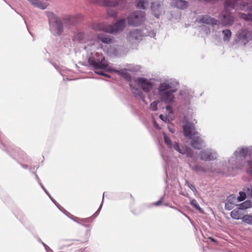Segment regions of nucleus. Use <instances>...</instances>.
<instances>
[{"label":"nucleus","mask_w":252,"mask_h":252,"mask_svg":"<svg viewBox=\"0 0 252 252\" xmlns=\"http://www.w3.org/2000/svg\"><path fill=\"white\" fill-rule=\"evenodd\" d=\"M46 14L48 18L50 23L54 24L53 28L55 34L58 35H61L63 32V23L65 24L68 23L69 24H72L74 21V16L72 15H67L63 18V21L58 18L54 13L51 12H46Z\"/></svg>","instance_id":"obj_1"},{"label":"nucleus","mask_w":252,"mask_h":252,"mask_svg":"<svg viewBox=\"0 0 252 252\" xmlns=\"http://www.w3.org/2000/svg\"><path fill=\"white\" fill-rule=\"evenodd\" d=\"M126 20L121 19L114 25H107L104 24L96 23L92 26V28L95 31H102L106 32L114 33L123 30L125 26Z\"/></svg>","instance_id":"obj_2"},{"label":"nucleus","mask_w":252,"mask_h":252,"mask_svg":"<svg viewBox=\"0 0 252 252\" xmlns=\"http://www.w3.org/2000/svg\"><path fill=\"white\" fill-rule=\"evenodd\" d=\"M88 63L94 69H104L108 66V62L101 53H96L94 56H90L88 59Z\"/></svg>","instance_id":"obj_3"},{"label":"nucleus","mask_w":252,"mask_h":252,"mask_svg":"<svg viewBox=\"0 0 252 252\" xmlns=\"http://www.w3.org/2000/svg\"><path fill=\"white\" fill-rule=\"evenodd\" d=\"M223 5L224 9L219 15V22L221 25L224 26H231L234 22L235 17L233 14L229 11L233 9H236V8L231 7L225 8V2H224Z\"/></svg>","instance_id":"obj_4"},{"label":"nucleus","mask_w":252,"mask_h":252,"mask_svg":"<svg viewBox=\"0 0 252 252\" xmlns=\"http://www.w3.org/2000/svg\"><path fill=\"white\" fill-rule=\"evenodd\" d=\"M252 0H225V8H235L236 10L244 11L252 5Z\"/></svg>","instance_id":"obj_5"},{"label":"nucleus","mask_w":252,"mask_h":252,"mask_svg":"<svg viewBox=\"0 0 252 252\" xmlns=\"http://www.w3.org/2000/svg\"><path fill=\"white\" fill-rule=\"evenodd\" d=\"M145 16L146 14L144 11H135L128 17V23L131 26H138L140 25L145 20Z\"/></svg>","instance_id":"obj_6"},{"label":"nucleus","mask_w":252,"mask_h":252,"mask_svg":"<svg viewBox=\"0 0 252 252\" xmlns=\"http://www.w3.org/2000/svg\"><path fill=\"white\" fill-rule=\"evenodd\" d=\"M93 39V34L90 32H78L75 34L73 40L80 43H89Z\"/></svg>","instance_id":"obj_7"},{"label":"nucleus","mask_w":252,"mask_h":252,"mask_svg":"<svg viewBox=\"0 0 252 252\" xmlns=\"http://www.w3.org/2000/svg\"><path fill=\"white\" fill-rule=\"evenodd\" d=\"M183 129L184 136L189 139L198 135L197 131L195 130L194 125L192 123H187L183 126Z\"/></svg>","instance_id":"obj_8"},{"label":"nucleus","mask_w":252,"mask_h":252,"mask_svg":"<svg viewBox=\"0 0 252 252\" xmlns=\"http://www.w3.org/2000/svg\"><path fill=\"white\" fill-rule=\"evenodd\" d=\"M94 4L105 7H116L119 3H123V0H91Z\"/></svg>","instance_id":"obj_9"},{"label":"nucleus","mask_w":252,"mask_h":252,"mask_svg":"<svg viewBox=\"0 0 252 252\" xmlns=\"http://www.w3.org/2000/svg\"><path fill=\"white\" fill-rule=\"evenodd\" d=\"M135 82L141 87L143 91L145 93H148L152 89L153 87V84L151 81L144 78H137L136 79Z\"/></svg>","instance_id":"obj_10"},{"label":"nucleus","mask_w":252,"mask_h":252,"mask_svg":"<svg viewBox=\"0 0 252 252\" xmlns=\"http://www.w3.org/2000/svg\"><path fill=\"white\" fill-rule=\"evenodd\" d=\"M175 89H171L168 91L159 94L161 100L165 103H171L174 101V96L173 93L176 92Z\"/></svg>","instance_id":"obj_11"},{"label":"nucleus","mask_w":252,"mask_h":252,"mask_svg":"<svg viewBox=\"0 0 252 252\" xmlns=\"http://www.w3.org/2000/svg\"><path fill=\"white\" fill-rule=\"evenodd\" d=\"M197 21L199 23L205 24L208 25H211L212 26L217 24L218 21L212 18L209 15H203L199 18Z\"/></svg>","instance_id":"obj_12"},{"label":"nucleus","mask_w":252,"mask_h":252,"mask_svg":"<svg viewBox=\"0 0 252 252\" xmlns=\"http://www.w3.org/2000/svg\"><path fill=\"white\" fill-rule=\"evenodd\" d=\"M190 145L192 147L196 149H201L204 142L203 140L199 136L195 135L192 137Z\"/></svg>","instance_id":"obj_13"},{"label":"nucleus","mask_w":252,"mask_h":252,"mask_svg":"<svg viewBox=\"0 0 252 252\" xmlns=\"http://www.w3.org/2000/svg\"><path fill=\"white\" fill-rule=\"evenodd\" d=\"M200 158L205 161L213 160L216 158V155L211 151L203 150L200 153Z\"/></svg>","instance_id":"obj_14"},{"label":"nucleus","mask_w":252,"mask_h":252,"mask_svg":"<svg viewBox=\"0 0 252 252\" xmlns=\"http://www.w3.org/2000/svg\"><path fill=\"white\" fill-rule=\"evenodd\" d=\"M244 11L246 12H248V14L240 12L238 13V16L239 18L245 21L252 22V5L247 7L246 10Z\"/></svg>","instance_id":"obj_15"},{"label":"nucleus","mask_w":252,"mask_h":252,"mask_svg":"<svg viewBox=\"0 0 252 252\" xmlns=\"http://www.w3.org/2000/svg\"><path fill=\"white\" fill-rule=\"evenodd\" d=\"M33 6L45 9L49 5L48 0H28Z\"/></svg>","instance_id":"obj_16"},{"label":"nucleus","mask_w":252,"mask_h":252,"mask_svg":"<svg viewBox=\"0 0 252 252\" xmlns=\"http://www.w3.org/2000/svg\"><path fill=\"white\" fill-rule=\"evenodd\" d=\"M236 197L233 195L228 196L226 200L225 203V208L226 210H230L232 209L235 205Z\"/></svg>","instance_id":"obj_17"},{"label":"nucleus","mask_w":252,"mask_h":252,"mask_svg":"<svg viewBox=\"0 0 252 252\" xmlns=\"http://www.w3.org/2000/svg\"><path fill=\"white\" fill-rule=\"evenodd\" d=\"M173 6L180 9H185L189 6L188 2L185 0H171Z\"/></svg>","instance_id":"obj_18"},{"label":"nucleus","mask_w":252,"mask_h":252,"mask_svg":"<svg viewBox=\"0 0 252 252\" xmlns=\"http://www.w3.org/2000/svg\"><path fill=\"white\" fill-rule=\"evenodd\" d=\"M240 39L248 41L252 39V31L248 30H243L238 35Z\"/></svg>","instance_id":"obj_19"},{"label":"nucleus","mask_w":252,"mask_h":252,"mask_svg":"<svg viewBox=\"0 0 252 252\" xmlns=\"http://www.w3.org/2000/svg\"><path fill=\"white\" fill-rule=\"evenodd\" d=\"M151 8L154 16L158 18L161 14V11L160 10V5L159 2L156 1L152 2Z\"/></svg>","instance_id":"obj_20"},{"label":"nucleus","mask_w":252,"mask_h":252,"mask_svg":"<svg viewBox=\"0 0 252 252\" xmlns=\"http://www.w3.org/2000/svg\"><path fill=\"white\" fill-rule=\"evenodd\" d=\"M171 86L168 83H161L158 87V92L159 94L160 93H163L166 91H168L171 90Z\"/></svg>","instance_id":"obj_21"},{"label":"nucleus","mask_w":252,"mask_h":252,"mask_svg":"<svg viewBox=\"0 0 252 252\" xmlns=\"http://www.w3.org/2000/svg\"><path fill=\"white\" fill-rule=\"evenodd\" d=\"M141 31L139 30H134L129 33V37L135 40H138L141 37Z\"/></svg>","instance_id":"obj_22"},{"label":"nucleus","mask_w":252,"mask_h":252,"mask_svg":"<svg viewBox=\"0 0 252 252\" xmlns=\"http://www.w3.org/2000/svg\"><path fill=\"white\" fill-rule=\"evenodd\" d=\"M230 216L232 218L235 220L242 219L243 214L241 213L240 211L238 209H235L231 212Z\"/></svg>","instance_id":"obj_23"},{"label":"nucleus","mask_w":252,"mask_h":252,"mask_svg":"<svg viewBox=\"0 0 252 252\" xmlns=\"http://www.w3.org/2000/svg\"><path fill=\"white\" fill-rule=\"evenodd\" d=\"M97 39L103 43L109 44L112 42V39L107 35L99 34L97 35Z\"/></svg>","instance_id":"obj_24"},{"label":"nucleus","mask_w":252,"mask_h":252,"mask_svg":"<svg viewBox=\"0 0 252 252\" xmlns=\"http://www.w3.org/2000/svg\"><path fill=\"white\" fill-rule=\"evenodd\" d=\"M148 5V1L147 0H137L136 1V6L138 8L145 9Z\"/></svg>","instance_id":"obj_25"},{"label":"nucleus","mask_w":252,"mask_h":252,"mask_svg":"<svg viewBox=\"0 0 252 252\" xmlns=\"http://www.w3.org/2000/svg\"><path fill=\"white\" fill-rule=\"evenodd\" d=\"M243 190L246 193V195L248 198H252V186L251 185H248L245 187Z\"/></svg>","instance_id":"obj_26"},{"label":"nucleus","mask_w":252,"mask_h":252,"mask_svg":"<svg viewBox=\"0 0 252 252\" xmlns=\"http://www.w3.org/2000/svg\"><path fill=\"white\" fill-rule=\"evenodd\" d=\"M222 33L223 34V40L224 41H228L231 36L232 33L229 30L226 29L222 31Z\"/></svg>","instance_id":"obj_27"},{"label":"nucleus","mask_w":252,"mask_h":252,"mask_svg":"<svg viewBox=\"0 0 252 252\" xmlns=\"http://www.w3.org/2000/svg\"><path fill=\"white\" fill-rule=\"evenodd\" d=\"M119 73L126 80L129 81L131 79V76L128 72L125 71H116Z\"/></svg>","instance_id":"obj_28"},{"label":"nucleus","mask_w":252,"mask_h":252,"mask_svg":"<svg viewBox=\"0 0 252 252\" xmlns=\"http://www.w3.org/2000/svg\"><path fill=\"white\" fill-rule=\"evenodd\" d=\"M190 204L193 206L196 209L198 210L200 213H203V210L201 208L199 205L197 204L195 199H191Z\"/></svg>","instance_id":"obj_29"},{"label":"nucleus","mask_w":252,"mask_h":252,"mask_svg":"<svg viewBox=\"0 0 252 252\" xmlns=\"http://www.w3.org/2000/svg\"><path fill=\"white\" fill-rule=\"evenodd\" d=\"M242 219L246 223L252 224V214L245 215L243 216Z\"/></svg>","instance_id":"obj_30"},{"label":"nucleus","mask_w":252,"mask_h":252,"mask_svg":"<svg viewBox=\"0 0 252 252\" xmlns=\"http://www.w3.org/2000/svg\"><path fill=\"white\" fill-rule=\"evenodd\" d=\"M107 13L109 16L113 18H116L117 15L116 11L110 8L107 10Z\"/></svg>","instance_id":"obj_31"},{"label":"nucleus","mask_w":252,"mask_h":252,"mask_svg":"<svg viewBox=\"0 0 252 252\" xmlns=\"http://www.w3.org/2000/svg\"><path fill=\"white\" fill-rule=\"evenodd\" d=\"M239 196L238 197V200L239 201H242L244 200L246 197H247V196L246 195V193L243 191H240L239 192Z\"/></svg>","instance_id":"obj_32"},{"label":"nucleus","mask_w":252,"mask_h":252,"mask_svg":"<svg viewBox=\"0 0 252 252\" xmlns=\"http://www.w3.org/2000/svg\"><path fill=\"white\" fill-rule=\"evenodd\" d=\"M172 146L173 148H174V149L176 150L177 151H178L179 153H181V154H183V152L182 151V150L181 149L180 147V146H179V144L176 142H175L172 145Z\"/></svg>","instance_id":"obj_33"},{"label":"nucleus","mask_w":252,"mask_h":252,"mask_svg":"<svg viewBox=\"0 0 252 252\" xmlns=\"http://www.w3.org/2000/svg\"><path fill=\"white\" fill-rule=\"evenodd\" d=\"M164 140L165 143L169 147V148H172V143L170 139V138L167 136L165 134L164 135Z\"/></svg>","instance_id":"obj_34"},{"label":"nucleus","mask_w":252,"mask_h":252,"mask_svg":"<svg viewBox=\"0 0 252 252\" xmlns=\"http://www.w3.org/2000/svg\"><path fill=\"white\" fill-rule=\"evenodd\" d=\"M240 155L244 157L247 156L249 151L247 148H242L239 151Z\"/></svg>","instance_id":"obj_35"},{"label":"nucleus","mask_w":252,"mask_h":252,"mask_svg":"<svg viewBox=\"0 0 252 252\" xmlns=\"http://www.w3.org/2000/svg\"><path fill=\"white\" fill-rule=\"evenodd\" d=\"M192 169L195 171H205V170L203 167H201L198 165H194L191 167Z\"/></svg>","instance_id":"obj_36"},{"label":"nucleus","mask_w":252,"mask_h":252,"mask_svg":"<svg viewBox=\"0 0 252 252\" xmlns=\"http://www.w3.org/2000/svg\"><path fill=\"white\" fill-rule=\"evenodd\" d=\"M158 104V101H153L152 103L150 104V108L153 111H156L157 110V105Z\"/></svg>","instance_id":"obj_37"},{"label":"nucleus","mask_w":252,"mask_h":252,"mask_svg":"<svg viewBox=\"0 0 252 252\" xmlns=\"http://www.w3.org/2000/svg\"><path fill=\"white\" fill-rule=\"evenodd\" d=\"M248 165L250 166L247 169V172L249 174H252V161H249L248 162Z\"/></svg>","instance_id":"obj_38"},{"label":"nucleus","mask_w":252,"mask_h":252,"mask_svg":"<svg viewBox=\"0 0 252 252\" xmlns=\"http://www.w3.org/2000/svg\"><path fill=\"white\" fill-rule=\"evenodd\" d=\"M187 183L188 184V185L190 189H191L193 191H196V189L194 186H193V185H191L190 184H189L188 182H187Z\"/></svg>","instance_id":"obj_39"},{"label":"nucleus","mask_w":252,"mask_h":252,"mask_svg":"<svg viewBox=\"0 0 252 252\" xmlns=\"http://www.w3.org/2000/svg\"><path fill=\"white\" fill-rule=\"evenodd\" d=\"M161 200H158L156 202L154 203V205L156 206H158L160 205L161 204Z\"/></svg>","instance_id":"obj_40"},{"label":"nucleus","mask_w":252,"mask_h":252,"mask_svg":"<svg viewBox=\"0 0 252 252\" xmlns=\"http://www.w3.org/2000/svg\"><path fill=\"white\" fill-rule=\"evenodd\" d=\"M95 73L96 74H99V75H104V76H106L105 74H104V73H103L101 71H96Z\"/></svg>","instance_id":"obj_41"},{"label":"nucleus","mask_w":252,"mask_h":252,"mask_svg":"<svg viewBox=\"0 0 252 252\" xmlns=\"http://www.w3.org/2000/svg\"><path fill=\"white\" fill-rule=\"evenodd\" d=\"M159 118H160V119H161L162 120L164 121V116L163 115L161 114V115L159 116Z\"/></svg>","instance_id":"obj_42"},{"label":"nucleus","mask_w":252,"mask_h":252,"mask_svg":"<svg viewBox=\"0 0 252 252\" xmlns=\"http://www.w3.org/2000/svg\"><path fill=\"white\" fill-rule=\"evenodd\" d=\"M166 109H167V110L169 111L171 110V107L169 106H167L166 107Z\"/></svg>","instance_id":"obj_43"},{"label":"nucleus","mask_w":252,"mask_h":252,"mask_svg":"<svg viewBox=\"0 0 252 252\" xmlns=\"http://www.w3.org/2000/svg\"><path fill=\"white\" fill-rule=\"evenodd\" d=\"M209 239H210L212 242H216V240L212 237H210L209 238Z\"/></svg>","instance_id":"obj_44"},{"label":"nucleus","mask_w":252,"mask_h":252,"mask_svg":"<svg viewBox=\"0 0 252 252\" xmlns=\"http://www.w3.org/2000/svg\"><path fill=\"white\" fill-rule=\"evenodd\" d=\"M245 204V202H244V203H242V204H241L240 206H241V207L243 206L244 205V204Z\"/></svg>","instance_id":"obj_45"}]
</instances>
